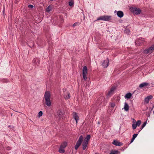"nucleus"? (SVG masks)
<instances>
[{"mask_svg": "<svg viewBox=\"0 0 154 154\" xmlns=\"http://www.w3.org/2000/svg\"><path fill=\"white\" fill-rule=\"evenodd\" d=\"M51 94L50 92L47 91L45 92L44 95V98L45 101V104L48 106H50L51 105V102L50 101V98Z\"/></svg>", "mask_w": 154, "mask_h": 154, "instance_id": "f257e3e1", "label": "nucleus"}, {"mask_svg": "<svg viewBox=\"0 0 154 154\" xmlns=\"http://www.w3.org/2000/svg\"><path fill=\"white\" fill-rule=\"evenodd\" d=\"M67 143L66 142H63L60 145V147L59 149V152L61 153L65 152V150L64 149L67 146Z\"/></svg>", "mask_w": 154, "mask_h": 154, "instance_id": "f03ea898", "label": "nucleus"}, {"mask_svg": "<svg viewBox=\"0 0 154 154\" xmlns=\"http://www.w3.org/2000/svg\"><path fill=\"white\" fill-rule=\"evenodd\" d=\"M111 20V16L104 15L101 16L97 18V20H102L105 21H109Z\"/></svg>", "mask_w": 154, "mask_h": 154, "instance_id": "7ed1b4c3", "label": "nucleus"}, {"mask_svg": "<svg viewBox=\"0 0 154 154\" xmlns=\"http://www.w3.org/2000/svg\"><path fill=\"white\" fill-rule=\"evenodd\" d=\"M130 9L131 12H132L133 14L136 15L140 14L142 11L140 8L136 7L131 8Z\"/></svg>", "mask_w": 154, "mask_h": 154, "instance_id": "20e7f679", "label": "nucleus"}, {"mask_svg": "<svg viewBox=\"0 0 154 154\" xmlns=\"http://www.w3.org/2000/svg\"><path fill=\"white\" fill-rule=\"evenodd\" d=\"M154 50V44L152 45L150 47L145 49L144 51V53L146 54H148L152 53Z\"/></svg>", "mask_w": 154, "mask_h": 154, "instance_id": "39448f33", "label": "nucleus"}, {"mask_svg": "<svg viewBox=\"0 0 154 154\" xmlns=\"http://www.w3.org/2000/svg\"><path fill=\"white\" fill-rule=\"evenodd\" d=\"M144 42V39L142 38H139L135 41V44L137 45H140L142 44Z\"/></svg>", "mask_w": 154, "mask_h": 154, "instance_id": "423d86ee", "label": "nucleus"}, {"mask_svg": "<svg viewBox=\"0 0 154 154\" xmlns=\"http://www.w3.org/2000/svg\"><path fill=\"white\" fill-rule=\"evenodd\" d=\"M32 62L34 66H37L39 64L40 60L38 58H35L33 59Z\"/></svg>", "mask_w": 154, "mask_h": 154, "instance_id": "0eeeda50", "label": "nucleus"}, {"mask_svg": "<svg viewBox=\"0 0 154 154\" xmlns=\"http://www.w3.org/2000/svg\"><path fill=\"white\" fill-rule=\"evenodd\" d=\"M109 62V60L108 58H107L106 60H103L102 64L103 67L106 68L108 66Z\"/></svg>", "mask_w": 154, "mask_h": 154, "instance_id": "6e6552de", "label": "nucleus"}, {"mask_svg": "<svg viewBox=\"0 0 154 154\" xmlns=\"http://www.w3.org/2000/svg\"><path fill=\"white\" fill-rule=\"evenodd\" d=\"M64 96L66 100L70 98V93L67 91L66 89H65L64 91Z\"/></svg>", "mask_w": 154, "mask_h": 154, "instance_id": "1a4fd4ad", "label": "nucleus"}, {"mask_svg": "<svg viewBox=\"0 0 154 154\" xmlns=\"http://www.w3.org/2000/svg\"><path fill=\"white\" fill-rule=\"evenodd\" d=\"M116 87H112L110 90L108 92V94H106L107 97H109L112 95L114 91L116 89Z\"/></svg>", "mask_w": 154, "mask_h": 154, "instance_id": "9d476101", "label": "nucleus"}, {"mask_svg": "<svg viewBox=\"0 0 154 154\" xmlns=\"http://www.w3.org/2000/svg\"><path fill=\"white\" fill-rule=\"evenodd\" d=\"M112 144L116 146H121L123 145V144L121 142H119L116 140H114L112 143Z\"/></svg>", "mask_w": 154, "mask_h": 154, "instance_id": "9b49d317", "label": "nucleus"}, {"mask_svg": "<svg viewBox=\"0 0 154 154\" xmlns=\"http://www.w3.org/2000/svg\"><path fill=\"white\" fill-rule=\"evenodd\" d=\"M116 12H117V16L119 17V18H122L124 16V13L122 11H115V13H116Z\"/></svg>", "mask_w": 154, "mask_h": 154, "instance_id": "f8f14e48", "label": "nucleus"}, {"mask_svg": "<svg viewBox=\"0 0 154 154\" xmlns=\"http://www.w3.org/2000/svg\"><path fill=\"white\" fill-rule=\"evenodd\" d=\"M152 97L153 96L151 95L148 96L145 99L144 103L146 104L148 103L149 102V100L152 99Z\"/></svg>", "mask_w": 154, "mask_h": 154, "instance_id": "ddd939ff", "label": "nucleus"}, {"mask_svg": "<svg viewBox=\"0 0 154 154\" xmlns=\"http://www.w3.org/2000/svg\"><path fill=\"white\" fill-rule=\"evenodd\" d=\"M73 118L75 120L76 123H77L78 120H79V117L77 115V113L73 112Z\"/></svg>", "mask_w": 154, "mask_h": 154, "instance_id": "4468645a", "label": "nucleus"}, {"mask_svg": "<svg viewBox=\"0 0 154 154\" xmlns=\"http://www.w3.org/2000/svg\"><path fill=\"white\" fill-rule=\"evenodd\" d=\"M83 136L82 135H81L80 136L77 143H79V144L81 145V144H82V143L83 141Z\"/></svg>", "mask_w": 154, "mask_h": 154, "instance_id": "2eb2a0df", "label": "nucleus"}, {"mask_svg": "<svg viewBox=\"0 0 154 154\" xmlns=\"http://www.w3.org/2000/svg\"><path fill=\"white\" fill-rule=\"evenodd\" d=\"M91 136L90 135H87L85 138L84 139V140L83 142H85L88 143L90 139Z\"/></svg>", "mask_w": 154, "mask_h": 154, "instance_id": "dca6fc26", "label": "nucleus"}, {"mask_svg": "<svg viewBox=\"0 0 154 154\" xmlns=\"http://www.w3.org/2000/svg\"><path fill=\"white\" fill-rule=\"evenodd\" d=\"M132 96V94L131 93H128L125 94V99H129Z\"/></svg>", "mask_w": 154, "mask_h": 154, "instance_id": "f3484780", "label": "nucleus"}, {"mask_svg": "<svg viewBox=\"0 0 154 154\" xmlns=\"http://www.w3.org/2000/svg\"><path fill=\"white\" fill-rule=\"evenodd\" d=\"M57 113L58 114V115L60 116V117L61 116L62 119H63V117L64 116H63V115H64V114H63L61 110L59 109L58 110L57 112Z\"/></svg>", "mask_w": 154, "mask_h": 154, "instance_id": "a211bd4d", "label": "nucleus"}, {"mask_svg": "<svg viewBox=\"0 0 154 154\" xmlns=\"http://www.w3.org/2000/svg\"><path fill=\"white\" fill-rule=\"evenodd\" d=\"M124 109L126 111H127L129 110V106L128 104L126 102H125V105Z\"/></svg>", "mask_w": 154, "mask_h": 154, "instance_id": "6ab92c4d", "label": "nucleus"}, {"mask_svg": "<svg viewBox=\"0 0 154 154\" xmlns=\"http://www.w3.org/2000/svg\"><path fill=\"white\" fill-rule=\"evenodd\" d=\"M88 71L87 67L86 66H84L82 69V74H87Z\"/></svg>", "mask_w": 154, "mask_h": 154, "instance_id": "aec40b11", "label": "nucleus"}, {"mask_svg": "<svg viewBox=\"0 0 154 154\" xmlns=\"http://www.w3.org/2000/svg\"><path fill=\"white\" fill-rule=\"evenodd\" d=\"M88 144V143H86L85 142H83L82 143V148L84 150H85L87 146V145Z\"/></svg>", "mask_w": 154, "mask_h": 154, "instance_id": "412c9836", "label": "nucleus"}, {"mask_svg": "<svg viewBox=\"0 0 154 154\" xmlns=\"http://www.w3.org/2000/svg\"><path fill=\"white\" fill-rule=\"evenodd\" d=\"M69 5L71 7L73 6L74 5V2L73 0H69L68 3Z\"/></svg>", "mask_w": 154, "mask_h": 154, "instance_id": "4be33fe9", "label": "nucleus"}, {"mask_svg": "<svg viewBox=\"0 0 154 154\" xmlns=\"http://www.w3.org/2000/svg\"><path fill=\"white\" fill-rule=\"evenodd\" d=\"M99 100L102 103L105 101V97L103 96H101L99 98Z\"/></svg>", "mask_w": 154, "mask_h": 154, "instance_id": "5701e85b", "label": "nucleus"}, {"mask_svg": "<svg viewBox=\"0 0 154 154\" xmlns=\"http://www.w3.org/2000/svg\"><path fill=\"white\" fill-rule=\"evenodd\" d=\"M80 145H81V144L76 143V144L74 147L75 149L76 150H77L78 149V148L80 146Z\"/></svg>", "mask_w": 154, "mask_h": 154, "instance_id": "b1692460", "label": "nucleus"}, {"mask_svg": "<svg viewBox=\"0 0 154 154\" xmlns=\"http://www.w3.org/2000/svg\"><path fill=\"white\" fill-rule=\"evenodd\" d=\"M51 7L50 5H49L48 7L47 8H46V11L47 12H49L51 11Z\"/></svg>", "mask_w": 154, "mask_h": 154, "instance_id": "393cba45", "label": "nucleus"}, {"mask_svg": "<svg viewBox=\"0 0 154 154\" xmlns=\"http://www.w3.org/2000/svg\"><path fill=\"white\" fill-rule=\"evenodd\" d=\"M112 152V154H118V153L119 152L118 150H112L111 151Z\"/></svg>", "mask_w": 154, "mask_h": 154, "instance_id": "a878e982", "label": "nucleus"}, {"mask_svg": "<svg viewBox=\"0 0 154 154\" xmlns=\"http://www.w3.org/2000/svg\"><path fill=\"white\" fill-rule=\"evenodd\" d=\"M42 114H43L42 112V111H40V112H38V117H40L42 115Z\"/></svg>", "mask_w": 154, "mask_h": 154, "instance_id": "bb28decb", "label": "nucleus"}, {"mask_svg": "<svg viewBox=\"0 0 154 154\" xmlns=\"http://www.w3.org/2000/svg\"><path fill=\"white\" fill-rule=\"evenodd\" d=\"M141 123V121L140 120H138L136 123V125L137 126H139L140 125Z\"/></svg>", "mask_w": 154, "mask_h": 154, "instance_id": "cd10ccee", "label": "nucleus"}, {"mask_svg": "<svg viewBox=\"0 0 154 154\" xmlns=\"http://www.w3.org/2000/svg\"><path fill=\"white\" fill-rule=\"evenodd\" d=\"M137 126V125L136 124H135L134 123L132 125V127L133 129L134 130L136 128Z\"/></svg>", "mask_w": 154, "mask_h": 154, "instance_id": "c85d7f7f", "label": "nucleus"}, {"mask_svg": "<svg viewBox=\"0 0 154 154\" xmlns=\"http://www.w3.org/2000/svg\"><path fill=\"white\" fill-rule=\"evenodd\" d=\"M82 74L84 80H86L87 78L86 74Z\"/></svg>", "mask_w": 154, "mask_h": 154, "instance_id": "c756f323", "label": "nucleus"}, {"mask_svg": "<svg viewBox=\"0 0 154 154\" xmlns=\"http://www.w3.org/2000/svg\"><path fill=\"white\" fill-rule=\"evenodd\" d=\"M80 24V23L79 22H76L73 25V26L74 27L75 26L77 25H79Z\"/></svg>", "mask_w": 154, "mask_h": 154, "instance_id": "7c9ffc66", "label": "nucleus"}, {"mask_svg": "<svg viewBox=\"0 0 154 154\" xmlns=\"http://www.w3.org/2000/svg\"><path fill=\"white\" fill-rule=\"evenodd\" d=\"M125 32L128 35L130 33V30L128 29H126L125 31Z\"/></svg>", "mask_w": 154, "mask_h": 154, "instance_id": "2f4dec72", "label": "nucleus"}, {"mask_svg": "<svg viewBox=\"0 0 154 154\" xmlns=\"http://www.w3.org/2000/svg\"><path fill=\"white\" fill-rule=\"evenodd\" d=\"M147 123L146 121L142 125V128H143L146 125Z\"/></svg>", "mask_w": 154, "mask_h": 154, "instance_id": "473e14b6", "label": "nucleus"}, {"mask_svg": "<svg viewBox=\"0 0 154 154\" xmlns=\"http://www.w3.org/2000/svg\"><path fill=\"white\" fill-rule=\"evenodd\" d=\"M138 135L137 134H134L133 135L132 138H134V139Z\"/></svg>", "mask_w": 154, "mask_h": 154, "instance_id": "72a5a7b5", "label": "nucleus"}, {"mask_svg": "<svg viewBox=\"0 0 154 154\" xmlns=\"http://www.w3.org/2000/svg\"><path fill=\"white\" fill-rule=\"evenodd\" d=\"M115 106V104L114 103H111L110 104V106L112 107H114Z\"/></svg>", "mask_w": 154, "mask_h": 154, "instance_id": "f704fd0d", "label": "nucleus"}, {"mask_svg": "<svg viewBox=\"0 0 154 154\" xmlns=\"http://www.w3.org/2000/svg\"><path fill=\"white\" fill-rule=\"evenodd\" d=\"M119 82H118L116 83L115 84V85L113 86L112 87H117L119 85Z\"/></svg>", "mask_w": 154, "mask_h": 154, "instance_id": "c9c22d12", "label": "nucleus"}, {"mask_svg": "<svg viewBox=\"0 0 154 154\" xmlns=\"http://www.w3.org/2000/svg\"><path fill=\"white\" fill-rule=\"evenodd\" d=\"M28 7L29 8H33L34 6L32 5H28Z\"/></svg>", "mask_w": 154, "mask_h": 154, "instance_id": "e433bc0d", "label": "nucleus"}, {"mask_svg": "<svg viewBox=\"0 0 154 154\" xmlns=\"http://www.w3.org/2000/svg\"><path fill=\"white\" fill-rule=\"evenodd\" d=\"M8 127H10V128L12 130H13L14 128V127L13 126H11V125H9L8 126Z\"/></svg>", "mask_w": 154, "mask_h": 154, "instance_id": "4c0bfd02", "label": "nucleus"}, {"mask_svg": "<svg viewBox=\"0 0 154 154\" xmlns=\"http://www.w3.org/2000/svg\"><path fill=\"white\" fill-rule=\"evenodd\" d=\"M134 139L133 138H132L131 140V142H130V143H132L133 141H134Z\"/></svg>", "mask_w": 154, "mask_h": 154, "instance_id": "58836bf2", "label": "nucleus"}, {"mask_svg": "<svg viewBox=\"0 0 154 154\" xmlns=\"http://www.w3.org/2000/svg\"><path fill=\"white\" fill-rule=\"evenodd\" d=\"M145 88L146 87H138V88H137V89H140V88H142L144 90V88Z\"/></svg>", "mask_w": 154, "mask_h": 154, "instance_id": "ea45409f", "label": "nucleus"}, {"mask_svg": "<svg viewBox=\"0 0 154 154\" xmlns=\"http://www.w3.org/2000/svg\"><path fill=\"white\" fill-rule=\"evenodd\" d=\"M5 8H4V9H3V13L4 15V14H5Z\"/></svg>", "mask_w": 154, "mask_h": 154, "instance_id": "a19ab883", "label": "nucleus"}, {"mask_svg": "<svg viewBox=\"0 0 154 154\" xmlns=\"http://www.w3.org/2000/svg\"><path fill=\"white\" fill-rule=\"evenodd\" d=\"M34 45V43L33 42H32V45H31V46H30V47H33Z\"/></svg>", "mask_w": 154, "mask_h": 154, "instance_id": "79ce46f5", "label": "nucleus"}, {"mask_svg": "<svg viewBox=\"0 0 154 154\" xmlns=\"http://www.w3.org/2000/svg\"><path fill=\"white\" fill-rule=\"evenodd\" d=\"M82 14H83V18H83V20H85V16L84 15V13L83 12L82 13Z\"/></svg>", "mask_w": 154, "mask_h": 154, "instance_id": "37998d69", "label": "nucleus"}, {"mask_svg": "<svg viewBox=\"0 0 154 154\" xmlns=\"http://www.w3.org/2000/svg\"><path fill=\"white\" fill-rule=\"evenodd\" d=\"M143 128H142V127L141 126V128H140V130H139V131H138V133H139L140 132V131H141L143 129Z\"/></svg>", "mask_w": 154, "mask_h": 154, "instance_id": "c03bdc74", "label": "nucleus"}, {"mask_svg": "<svg viewBox=\"0 0 154 154\" xmlns=\"http://www.w3.org/2000/svg\"><path fill=\"white\" fill-rule=\"evenodd\" d=\"M122 21V20H119L120 22H121Z\"/></svg>", "mask_w": 154, "mask_h": 154, "instance_id": "a18cd8bd", "label": "nucleus"}, {"mask_svg": "<svg viewBox=\"0 0 154 154\" xmlns=\"http://www.w3.org/2000/svg\"><path fill=\"white\" fill-rule=\"evenodd\" d=\"M95 154H99V153H96H96H95Z\"/></svg>", "mask_w": 154, "mask_h": 154, "instance_id": "49530a36", "label": "nucleus"}, {"mask_svg": "<svg viewBox=\"0 0 154 154\" xmlns=\"http://www.w3.org/2000/svg\"><path fill=\"white\" fill-rule=\"evenodd\" d=\"M5 81L6 82H7V80H5Z\"/></svg>", "mask_w": 154, "mask_h": 154, "instance_id": "de8ad7c7", "label": "nucleus"}, {"mask_svg": "<svg viewBox=\"0 0 154 154\" xmlns=\"http://www.w3.org/2000/svg\"><path fill=\"white\" fill-rule=\"evenodd\" d=\"M50 0V1H52L53 0Z\"/></svg>", "mask_w": 154, "mask_h": 154, "instance_id": "09e8293b", "label": "nucleus"}]
</instances>
